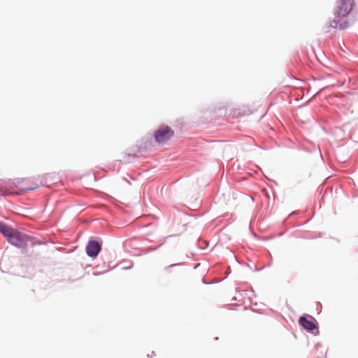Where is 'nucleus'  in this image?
Listing matches in <instances>:
<instances>
[{
    "label": "nucleus",
    "mask_w": 358,
    "mask_h": 358,
    "mask_svg": "<svg viewBox=\"0 0 358 358\" xmlns=\"http://www.w3.org/2000/svg\"><path fill=\"white\" fill-rule=\"evenodd\" d=\"M334 10L335 19L329 22V27L345 30L349 27V22L343 18L348 17L355 6L354 0H336Z\"/></svg>",
    "instance_id": "f257e3e1"
},
{
    "label": "nucleus",
    "mask_w": 358,
    "mask_h": 358,
    "mask_svg": "<svg viewBox=\"0 0 358 358\" xmlns=\"http://www.w3.org/2000/svg\"><path fill=\"white\" fill-rule=\"evenodd\" d=\"M227 102H220L211 106L203 112V117H209L214 125H225L227 122Z\"/></svg>",
    "instance_id": "f03ea898"
},
{
    "label": "nucleus",
    "mask_w": 358,
    "mask_h": 358,
    "mask_svg": "<svg viewBox=\"0 0 358 358\" xmlns=\"http://www.w3.org/2000/svg\"><path fill=\"white\" fill-rule=\"evenodd\" d=\"M8 241L18 248H24L27 245V243L30 241V237L15 229L10 238H8Z\"/></svg>",
    "instance_id": "7ed1b4c3"
},
{
    "label": "nucleus",
    "mask_w": 358,
    "mask_h": 358,
    "mask_svg": "<svg viewBox=\"0 0 358 358\" xmlns=\"http://www.w3.org/2000/svg\"><path fill=\"white\" fill-rule=\"evenodd\" d=\"M101 245L95 241H90L86 247V252L91 257H96L101 250Z\"/></svg>",
    "instance_id": "20e7f679"
},
{
    "label": "nucleus",
    "mask_w": 358,
    "mask_h": 358,
    "mask_svg": "<svg viewBox=\"0 0 358 358\" xmlns=\"http://www.w3.org/2000/svg\"><path fill=\"white\" fill-rule=\"evenodd\" d=\"M147 134H175V131L171 127L162 124L157 129L148 131Z\"/></svg>",
    "instance_id": "39448f33"
},
{
    "label": "nucleus",
    "mask_w": 358,
    "mask_h": 358,
    "mask_svg": "<svg viewBox=\"0 0 358 358\" xmlns=\"http://www.w3.org/2000/svg\"><path fill=\"white\" fill-rule=\"evenodd\" d=\"M313 320V317H311L310 320H308L306 317L301 316L299 317V322L300 325L302 326L305 329L312 331L317 327L316 324Z\"/></svg>",
    "instance_id": "423d86ee"
},
{
    "label": "nucleus",
    "mask_w": 358,
    "mask_h": 358,
    "mask_svg": "<svg viewBox=\"0 0 358 358\" xmlns=\"http://www.w3.org/2000/svg\"><path fill=\"white\" fill-rule=\"evenodd\" d=\"M170 141V136H153L150 143L153 146L161 145L167 143Z\"/></svg>",
    "instance_id": "0eeeda50"
},
{
    "label": "nucleus",
    "mask_w": 358,
    "mask_h": 358,
    "mask_svg": "<svg viewBox=\"0 0 358 358\" xmlns=\"http://www.w3.org/2000/svg\"><path fill=\"white\" fill-rule=\"evenodd\" d=\"M14 230V229H12L4 223L0 222V232L6 237L7 240H8V238H10Z\"/></svg>",
    "instance_id": "6e6552de"
},
{
    "label": "nucleus",
    "mask_w": 358,
    "mask_h": 358,
    "mask_svg": "<svg viewBox=\"0 0 358 358\" xmlns=\"http://www.w3.org/2000/svg\"><path fill=\"white\" fill-rule=\"evenodd\" d=\"M14 230V229H12L4 223L0 222V232L6 237L7 240H8V238H10Z\"/></svg>",
    "instance_id": "1a4fd4ad"
},
{
    "label": "nucleus",
    "mask_w": 358,
    "mask_h": 358,
    "mask_svg": "<svg viewBox=\"0 0 358 358\" xmlns=\"http://www.w3.org/2000/svg\"><path fill=\"white\" fill-rule=\"evenodd\" d=\"M238 114H240V112L237 110V108L230 109L229 113H227V121L229 120H235L240 117L238 116Z\"/></svg>",
    "instance_id": "9d476101"
},
{
    "label": "nucleus",
    "mask_w": 358,
    "mask_h": 358,
    "mask_svg": "<svg viewBox=\"0 0 358 358\" xmlns=\"http://www.w3.org/2000/svg\"><path fill=\"white\" fill-rule=\"evenodd\" d=\"M186 123L184 122L182 119L176 120L173 123V127L176 129H178L181 132H182V129L185 127Z\"/></svg>",
    "instance_id": "9b49d317"
},
{
    "label": "nucleus",
    "mask_w": 358,
    "mask_h": 358,
    "mask_svg": "<svg viewBox=\"0 0 358 358\" xmlns=\"http://www.w3.org/2000/svg\"><path fill=\"white\" fill-rule=\"evenodd\" d=\"M237 110L240 112V114H238V116L240 117H245L251 113L250 110L245 108H237Z\"/></svg>",
    "instance_id": "f8f14e48"
}]
</instances>
